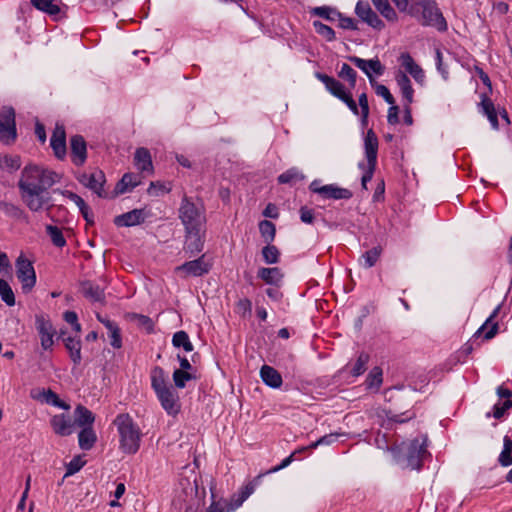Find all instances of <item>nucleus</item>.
<instances>
[{"label": "nucleus", "mask_w": 512, "mask_h": 512, "mask_svg": "<svg viewBox=\"0 0 512 512\" xmlns=\"http://www.w3.org/2000/svg\"><path fill=\"white\" fill-rule=\"evenodd\" d=\"M56 176L55 172L41 169L36 165L25 166L18 188L29 210L37 212L49 203L51 198L44 195V192L54 185Z\"/></svg>", "instance_id": "nucleus-1"}, {"label": "nucleus", "mask_w": 512, "mask_h": 512, "mask_svg": "<svg viewBox=\"0 0 512 512\" xmlns=\"http://www.w3.org/2000/svg\"><path fill=\"white\" fill-rule=\"evenodd\" d=\"M408 14L425 27H433L439 32H446L448 24L435 0H419L413 2Z\"/></svg>", "instance_id": "nucleus-2"}, {"label": "nucleus", "mask_w": 512, "mask_h": 512, "mask_svg": "<svg viewBox=\"0 0 512 512\" xmlns=\"http://www.w3.org/2000/svg\"><path fill=\"white\" fill-rule=\"evenodd\" d=\"M428 438L426 435L403 442L400 448L401 455L397 456L398 463L412 470H420L424 461L431 457L427 449Z\"/></svg>", "instance_id": "nucleus-3"}, {"label": "nucleus", "mask_w": 512, "mask_h": 512, "mask_svg": "<svg viewBox=\"0 0 512 512\" xmlns=\"http://www.w3.org/2000/svg\"><path fill=\"white\" fill-rule=\"evenodd\" d=\"M113 424L119 434V449L127 455H134L140 448L142 432L132 418H115Z\"/></svg>", "instance_id": "nucleus-4"}, {"label": "nucleus", "mask_w": 512, "mask_h": 512, "mask_svg": "<svg viewBox=\"0 0 512 512\" xmlns=\"http://www.w3.org/2000/svg\"><path fill=\"white\" fill-rule=\"evenodd\" d=\"M178 216L185 230L206 228V215L203 204L197 205L192 198L184 195L178 209Z\"/></svg>", "instance_id": "nucleus-5"}, {"label": "nucleus", "mask_w": 512, "mask_h": 512, "mask_svg": "<svg viewBox=\"0 0 512 512\" xmlns=\"http://www.w3.org/2000/svg\"><path fill=\"white\" fill-rule=\"evenodd\" d=\"M378 147V137L373 129H369L364 138V150L367 163L360 162L358 164V167L363 170V175L361 177V185L363 189H367V183L371 181L376 170Z\"/></svg>", "instance_id": "nucleus-6"}, {"label": "nucleus", "mask_w": 512, "mask_h": 512, "mask_svg": "<svg viewBox=\"0 0 512 512\" xmlns=\"http://www.w3.org/2000/svg\"><path fill=\"white\" fill-rule=\"evenodd\" d=\"M16 277L21 283L22 292L27 294L36 285L37 277L33 262L21 253L15 261Z\"/></svg>", "instance_id": "nucleus-7"}, {"label": "nucleus", "mask_w": 512, "mask_h": 512, "mask_svg": "<svg viewBox=\"0 0 512 512\" xmlns=\"http://www.w3.org/2000/svg\"><path fill=\"white\" fill-rule=\"evenodd\" d=\"M16 113L12 106H4L0 111V142L12 145L17 139Z\"/></svg>", "instance_id": "nucleus-8"}, {"label": "nucleus", "mask_w": 512, "mask_h": 512, "mask_svg": "<svg viewBox=\"0 0 512 512\" xmlns=\"http://www.w3.org/2000/svg\"><path fill=\"white\" fill-rule=\"evenodd\" d=\"M35 328L40 337L41 346L44 350L52 349L54 344L53 337L56 333L50 317L47 314L40 313L35 315Z\"/></svg>", "instance_id": "nucleus-9"}, {"label": "nucleus", "mask_w": 512, "mask_h": 512, "mask_svg": "<svg viewBox=\"0 0 512 512\" xmlns=\"http://www.w3.org/2000/svg\"><path fill=\"white\" fill-rule=\"evenodd\" d=\"M355 14L364 23L371 28L381 31L385 28V23L380 19L378 14L371 8L368 1L358 0L355 5Z\"/></svg>", "instance_id": "nucleus-10"}, {"label": "nucleus", "mask_w": 512, "mask_h": 512, "mask_svg": "<svg viewBox=\"0 0 512 512\" xmlns=\"http://www.w3.org/2000/svg\"><path fill=\"white\" fill-rule=\"evenodd\" d=\"M78 420L77 426L81 428L78 433L79 447L82 450L88 451L92 449L97 441V436L93 430V423L95 418H75Z\"/></svg>", "instance_id": "nucleus-11"}, {"label": "nucleus", "mask_w": 512, "mask_h": 512, "mask_svg": "<svg viewBox=\"0 0 512 512\" xmlns=\"http://www.w3.org/2000/svg\"><path fill=\"white\" fill-rule=\"evenodd\" d=\"M212 265L206 261L205 255L202 254L197 259L186 261L182 265L176 267V272L183 273L185 277H201L208 274Z\"/></svg>", "instance_id": "nucleus-12"}, {"label": "nucleus", "mask_w": 512, "mask_h": 512, "mask_svg": "<svg viewBox=\"0 0 512 512\" xmlns=\"http://www.w3.org/2000/svg\"><path fill=\"white\" fill-rule=\"evenodd\" d=\"M206 228H198V230H185V241L183 250L189 257H193L202 252L205 243Z\"/></svg>", "instance_id": "nucleus-13"}, {"label": "nucleus", "mask_w": 512, "mask_h": 512, "mask_svg": "<svg viewBox=\"0 0 512 512\" xmlns=\"http://www.w3.org/2000/svg\"><path fill=\"white\" fill-rule=\"evenodd\" d=\"M79 183L87 187L100 198H106L107 193L104 190V184L106 183V177L103 171L99 170L91 174L82 173L77 177Z\"/></svg>", "instance_id": "nucleus-14"}, {"label": "nucleus", "mask_w": 512, "mask_h": 512, "mask_svg": "<svg viewBox=\"0 0 512 512\" xmlns=\"http://www.w3.org/2000/svg\"><path fill=\"white\" fill-rule=\"evenodd\" d=\"M348 60L366 74L372 86H374L375 83L372 73L382 75L385 70V67L377 57L365 60L358 56H349Z\"/></svg>", "instance_id": "nucleus-15"}, {"label": "nucleus", "mask_w": 512, "mask_h": 512, "mask_svg": "<svg viewBox=\"0 0 512 512\" xmlns=\"http://www.w3.org/2000/svg\"><path fill=\"white\" fill-rule=\"evenodd\" d=\"M149 212L145 208H135L126 213L117 215L113 219L116 227H133L141 225L149 217Z\"/></svg>", "instance_id": "nucleus-16"}, {"label": "nucleus", "mask_w": 512, "mask_h": 512, "mask_svg": "<svg viewBox=\"0 0 512 512\" xmlns=\"http://www.w3.org/2000/svg\"><path fill=\"white\" fill-rule=\"evenodd\" d=\"M155 393L161 403V406L169 415H176L179 413V396L172 385H169Z\"/></svg>", "instance_id": "nucleus-17"}, {"label": "nucleus", "mask_w": 512, "mask_h": 512, "mask_svg": "<svg viewBox=\"0 0 512 512\" xmlns=\"http://www.w3.org/2000/svg\"><path fill=\"white\" fill-rule=\"evenodd\" d=\"M70 158L77 167L83 166L87 160V143L80 134L70 138Z\"/></svg>", "instance_id": "nucleus-18"}, {"label": "nucleus", "mask_w": 512, "mask_h": 512, "mask_svg": "<svg viewBox=\"0 0 512 512\" xmlns=\"http://www.w3.org/2000/svg\"><path fill=\"white\" fill-rule=\"evenodd\" d=\"M50 146L53 150L54 156L58 160H64L67 154L66 147V132L65 127L62 124H56L51 139Z\"/></svg>", "instance_id": "nucleus-19"}, {"label": "nucleus", "mask_w": 512, "mask_h": 512, "mask_svg": "<svg viewBox=\"0 0 512 512\" xmlns=\"http://www.w3.org/2000/svg\"><path fill=\"white\" fill-rule=\"evenodd\" d=\"M503 306V302L498 304L485 322L477 329V335H483V340L493 339L499 331V323L495 321V318L499 315Z\"/></svg>", "instance_id": "nucleus-20"}, {"label": "nucleus", "mask_w": 512, "mask_h": 512, "mask_svg": "<svg viewBox=\"0 0 512 512\" xmlns=\"http://www.w3.org/2000/svg\"><path fill=\"white\" fill-rule=\"evenodd\" d=\"M255 487V479H252L242 485L237 492L232 494L230 499H227V505L230 511L233 512L241 507L249 496L253 494Z\"/></svg>", "instance_id": "nucleus-21"}, {"label": "nucleus", "mask_w": 512, "mask_h": 512, "mask_svg": "<svg viewBox=\"0 0 512 512\" xmlns=\"http://www.w3.org/2000/svg\"><path fill=\"white\" fill-rule=\"evenodd\" d=\"M31 396L33 399L41 403H45L63 410L70 409V405L64 400L60 399L58 394L53 392L51 389L32 390Z\"/></svg>", "instance_id": "nucleus-22"}, {"label": "nucleus", "mask_w": 512, "mask_h": 512, "mask_svg": "<svg viewBox=\"0 0 512 512\" xmlns=\"http://www.w3.org/2000/svg\"><path fill=\"white\" fill-rule=\"evenodd\" d=\"M315 77L324 84L326 90L339 100H342L349 92L336 78L322 72H315Z\"/></svg>", "instance_id": "nucleus-23"}, {"label": "nucleus", "mask_w": 512, "mask_h": 512, "mask_svg": "<svg viewBox=\"0 0 512 512\" xmlns=\"http://www.w3.org/2000/svg\"><path fill=\"white\" fill-rule=\"evenodd\" d=\"M480 98H481V101L477 105L478 112L487 117V119L490 122V125L493 129L498 130L499 129L498 111H497L493 101L490 99V97L486 93H482Z\"/></svg>", "instance_id": "nucleus-24"}, {"label": "nucleus", "mask_w": 512, "mask_h": 512, "mask_svg": "<svg viewBox=\"0 0 512 512\" xmlns=\"http://www.w3.org/2000/svg\"><path fill=\"white\" fill-rule=\"evenodd\" d=\"M134 166L141 173L152 175L154 173V167L152 162V156L149 149L145 147H139L134 153Z\"/></svg>", "instance_id": "nucleus-25"}, {"label": "nucleus", "mask_w": 512, "mask_h": 512, "mask_svg": "<svg viewBox=\"0 0 512 512\" xmlns=\"http://www.w3.org/2000/svg\"><path fill=\"white\" fill-rule=\"evenodd\" d=\"M285 274L279 267H259L258 279L269 286H282Z\"/></svg>", "instance_id": "nucleus-26"}, {"label": "nucleus", "mask_w": 512, "mask_h": 512, "mask_svg": "<svg viewBox=\"0 0 512 512\" xmlns=\"http://www.w3.org/2000/svg\"><path fill=\"white\" fill-rule=\"evenodd\" d=\"M80 291L90 302L105 303L104 289L90 280H84L80 283Z\"/></svg>", "instance_id": "nucleus-27"}, {"label": "nucleus", "mask_w": 512, "mask_h": 512, "mask_svg": "<svg viewBox=\"0 0 512 512\" xmlns=\"http://www.w3.org/2000/svg\"><path fill=\"white\" fill-rule=\"evenodd\" d=\"M323 199H333V200H348L352 198L353 193L351 190L347 188L339 187L336 184H327L321 187V195Z\"/></svg>", "instance_id": "nucleus-28"}, {"label": "nucleus", "mask_w": 512, "mask_h": 512, "mask_svg": "<svg viewBox=\"0 0 512 512\" xmlns=\"http://www.w3.org/2000/svg\"><path fill=\"white\" fill-rule=\"evenodd\" d=\"M64 346L69 354V358L74 364V366H78L81 364L82 361V355H81V348H82V342L79 336H67L64 339Z\"/></svg>", "instance_id": "nucleus-29"}, {"label": "nucleus", "mask_w": 512, "mask_h": 512, "mask_svg": "<svg viewBox=\"0 0 512 512\" xmlns=\"http://www.w3.org/2000/svg\"><path fill=\"white\" fill-rule=\"evenodd\" d=\"M260 377L264 384L272 389H278L282 386V376L278 370L272 366L263 365L260 369Z\"/></svg>", "instance_id": "nucleus-30"}, {"label": "nucleus", "mask_w": 512, "mask_h": 512, "mask_svg": "<svg viewBox=\"0 0 512 512\" xmlns=\"http://www.w3.org/2000/svg\"><path fill=\"white\" fill-rule=\"evenodd\" d=\"M395 80L401 91L402 97L405 100V103L411 105L413 103L414 89L412 87L410 78L405 72L399 70L395 75Z\"/></svg>", "instance_id": "nucleus-31"}, {"label": "nucleus", "mask_w": 512, "mask_h": 512, "mask_svg": "<svg viewBox=\"0 0 512 512\" xmlns=\"http://www.w3.org/2000/svg\"><path fill=\"white\" fill-rule=\"evenodd\" d=\"M77 423L75 418H52L51 421L54 431L61 436L71 435L78 428Z\"/></svg>", "instance_id": "nucleus-32"}, {"label": "nucleus", "mask_w": 512, "mask_h": 512, "mask_svg": "<svg viewBox=\"0 0 512 512\" xmlns=\"http://www.w3.org/2000/svg\"><path fill=\"white\" fill-rule=\"evenodd\" d=\"M140 184V180L137 179V176L134 173L127 172L122 178L116 183L114 188L115 196L124 194L128 191H131L135 187Z\"/></svg>", "instance_id": "nucleus-33"}, {"label": "nucleus", "mask_w": 512, "mask_h": 512, "mask_svg": "<svg viewBox=\"0 0 512 512\" xmlns=\"http://www.w3.org/2000/svg\"><path fill=\"white\" fill-rule=\"evenodd\" d=\"M0 212H3L7 217L14 220L28 222L27 213L18 205L0 200Z\"/></svg>", "instance_id": "nucleus-34"}, {"label": "nucleus", "mask_w": 512, "mask_h": 512, "mask_svg": "<svg viewBox=\"0 0 512 512\" xmlns=\"http://www.w3.org/2000/svg\"><path fill=\"white\" fill-rule=\"evenodd\" d=\"M260 254L262 261L266 265L278 264L281 260V251L276 245L273 244V242H270V244H265V246L262 247Z\"/></svg>", "instance_id": "nucleus-35"}, {"label": "nucleus", "mask_w": 512, "mask_h": 512, "mask_svg": "<svg viewBox=\"0 0 512 512\" xmlns=\"http://www.w3.org/2000/svg\"><path fill=\"white\" fill-rule=\"evenodd\" d=\"M383 383V370L379 366H374L365 379V387L367 390L378 392Z\"/></svg>", "instance_id": "nucleus-36"}, {"label": "nucleus", "mask_w": 512, "mask_h": 512, "mask_svg": "<svg viewBox=\"0 0 512 512\" xmlns=\"http://www.w3.org/2000/svg\"><path fill=\"white\" fill-rule=\"evenodd\" d=\"M309 13L329 22H334L340 17V11L336 7L327 5L309 8Z\"/></svg>", "instance_id": "nucleus-37"}, {"label": "nucleus", "mask_w": 512, "mask_h": 512, "mask_svg": "<svg viewBox=\"0 0 512 512\" xmlns=\"http://www.w3.org/2000/svg\"><path fill=\"white\" fill-rule=\"evenodd\" d=\"M210 492H211V503L207 508L206 512H231L227 505V499L219 498L216 499L215 488L216 484L213 478L210 480Z\"/></svg>", "instance_id": "nucleus-38"}, {"label": "nucleus", "mask_w": 512, "mask_h": 512, "mask_svg": "<svg viewBox=\"0 0 512 512\" xmlns=\"http://www.w3.org/2000/svg\"><path fill=\"white\" fill-rule=\"evenodd\" d=\"M31 5L35 9L53 17H56L61 11L56 0H31Z\"/></svg>", "instance_id": "nucleus-39"}, {"label": "nucleus", "mask_w": 512, "mask_h": 512, "mask_svg": "<svg viewBox=\"0 0 512 512\" xmlns=\"http://www.w3.org/2000/svg\"><path fill=\"white\" fill-rule=\"evenodd\" d=\"M258 230L265 244L274 242L276 238V225L273 222L266 219L258 222Z\"/></svg>", "instance_id": "nucleus-40"}, {"label": "nucleus", "mask_w": 512, "mask_h": 512, "mask_svg": "<svg viewBox=\"0 0 512 512\" xmlns=\"http://www.w3.org/2000/svg\"><path fill=\"white\" fill-rule=\"evenodd\" d=\"M377 11L389 22L397 21V13L388 0H371Z\"/></svg>", "instance_id": "nucleus-41"}, {"label": "nucleus", "mask_w": 512, "mask_h": 512, "mask_svg": "<svg viewBox=\"0 0 512 512\" xmlns=\"http://www.w3.org/2000/svg\"><path fill=\"white\" fill-rule=\"evenodd\" d=\"M304 178L305 176L298 168L292 167L281 173L277 180L279 184L295 185L297 182L302 181Z\"/></svg>", "instance_id": "nucleus-42"}, {"label": "nucleus", "mask_w": 512, "mask_h": 512, "mask_svg": "<svg viewBox=\"0 0 512 512\" xmlns=\"http://www.w3.org/2000/svg\"><path fill=\"white\" fill-rule=\"evenodd\" d=\"M172 345L178 349L182 348L185 352H192L194 349L188 333L184 330H180L174 333L172 337Z\"/></svg>", "instance_id": "nucleus-43"}, {"label": "nucleus", "mask_w": 512, "mask_h": 512, "mask_svg": "<svg viewBox=\"0 0 512 512\" xmlns=\"http://www.w3.org/2000/svg\"><path fill=\"white\" fill-rule=\"evenodd\" d=\"M169 386L166 381L165 371L160 366H155L151 371V387L154 392H157Z\"/></svg>", "instance_id": "nucleus-44"}, {"label": "nucleus", "mask_w": 512, "mask_h": 512, "mask_svg": "<svg viewBox=\"0 0 512 512\" xmlns=\"http://www.w3.org/2000/svg\"><path fill=\"white\" fill-rule=\"evenodd\" d=\"M498 462L503 467L512 465V439L508 435L503 438V449L498 457Z\"/></svg>", "instance_id": "nucleus-45"}, {"label": "nucleus", "mask_w": 512, "mask_h": 512, "mask_svg": "<svg viewBox=\"0 0 512 512\" xmlns=\"http://www.w3.org/2000/svg\"><path fill=\"white\" fill-rule=\"evenodd\" d=\"M370 360V355L367 352H360L354 365L350 370V374L353 377L361 376L367 369V364Z\"/></svg>", "instance_id": "nucleus-46"}, {"label": "nucleus", "mask_w": 512, "mask_h": 512, "mask_svg": "<svg viewBox=\"0 0 512 512\" xmlns=\"http://www.w3.org/2000/svg\"><path fill=\"white\" fill-rule=\"evenodd\" d=\"M382 247L381 246H375L367 251H365L360 260H363V266L365 268H371L373 267L377 261L379 260L381 254H382Z\"/></svg>", "instance_id": "nucleus-47"}, {"label": "nucleus", "mask_w": 512, "mask_h": 512, "mask_svg": "<svg viewBox=\"0 0 512 512\" xmlns=\"http://www.w3.org/2000/svg\"><path fill=\"white\" fill-rule=\"evenodd\" d=\"M512 409V399L498 398L497 402L493 405L491 411H488L485 416H504L505 413Z\"/></svg>", "instance_id": "nucleus-48"}, {"label": "nucleus", "mask_w": 512, "mask_h": 512, "mask_svg": "<svg viewBox=\"0 0 512 512\" xmlns=\"http://www.w3.org/2000/svg\"><path fill=\"white\" fill-rule=\"evenodd\" d=\"M235 313L242 319H251L252 317V302L247 297L240 298L235 304Z\"/></svg>", "instance_id": "nucleus-49"}, {"label": "nucleus", "mask_w": 512, "mask_h": 512, "mask_svg": "<svg viewBox=\"0 0 512 512\" xmlns=\"http://www.w3.org/2000/svg\"><path fill=\"white\" fill-rule=\"evenodd\" d=\"M313 28L315 32L324 38L327 42H333L336 40V33L332 27L322 23L321 21H313Z\"/></svg>", "instance_id": "nucleus-50"}, {"label": "nucleus", "mask_w": 512, "mask_h": 512, "mask_svg": "<svg viewBox=\"0 0 512 512\" xmlns=\"http://www.w3.org/2000/svg\"><path fill=\"white\" fill-rule=\"evenodd\" d=\"M46 233L49 235L54 246L63 248L66 245V239L62 233V230L53 225L46 226Z\"/></svg>", "instance_id": "nucleus-51"}, {"label": "nucleus", "mask_w": 512, "mask_h": 512, "mask_svg": "<svg viewBox=\"0 0 512 512\" xmlns=\"http://www.w3.org/2000/svg\"><path fill=\"white\" fill-rule=\"evenodd\" d=\"M338 77L346 80L351 89L355 88L357 82V72L347 63H343L340 71L338 72Z\"/></svg>", "instance_id": "nucleus-52"}, {"label": "nucleus", "mask_w": 512, "mask_h": 512, "mask_svg": "<svg viewBox=\"0 0 512 512\" xmlns=\"http://www.w3.org/2000/svg\"><path fill=\"white\" fill-rule=\"evenodd\" d=\"M0 296H1L2 301L6 305H8L10 307L15 305L14 292H13L11 286L9 285V283L4 279H0Z\"/></svg>", "instance_id": "nucleus-53"}, {"label": "nucleus", "mask_w": 512, "mask_h": 512, "mask_svg": "<svg viewBox=\"0 0 512 512\" xmlns=\"http://www.w3.org/2000/svg\"><path fill=\"white\" fill-rule=\"evenodd\" d=\"M172 378H173L175 387L178 389H183L186 387V383L190 380H195L196 376L187 371L174 370Z\"/></svg>", "instance_id": "nucleus-54"}, {"label": "nucleus", "mask_w": 512, "mask_h": 512, "mask_svg": "<svg viewBox=\"0 0 512 512\" xmlns=\"http://www.w3.org/2000/svg\"><path fill=\"white\" fill-rule=\"evenodd\" d=\"M131 319L136 320L138 326L143 328L147 334L154 333L155 324L154 321L149 316L138 313H132Z\"/></svg>", "instance_id": "nucleus-55"}, {"label": "nucleus", "mask_w": 512, "mask_h": 512, "mask_svg": "<svg viewBox=\"0 0 512 512\" xmlns=\"http://www.w3.org/2000/svg\"><path fill=\"white\" fill-rule=\"evenodd\" d=\"M86 464V461L83 460L81 456H75L72 460L66 465V473L64 478L72 476L79 472L83 466Z\"/></svg>", "instance_id": "nucleus-56"}, {"label": "nucleus", "mask_w": 512, "mask_h": 512, "mask_svg": "<svg viewBox=\"0 0 512 512\" xmlns=\"http://www.w3.org/2000/svg\"><path fill=\"white\" fill-rule=\"evenodd\" d=\"M107 330L109 333L108 336L110 338V345L115 349H120L122 347V335L118 324L115 323L110 329Z\"/></svg>", "instance_id": "nucleus-57"}, {"label": "nucleus", "mask_w": 512, "mask_h": 512, "mask_svg": "<svg viewBox=\"0 0 512 512\" xmlns=\"http://www.w3.org/2000/svg\"><path fill=\"white\" fill-rule=\"evenodd\" d=\"M337 20L338 26L341 29L352 31L359 30L357 21L352 17L345 16L342 12H340V17H338Z\"/></svg>", "instance_id": "nucleus-58"}, {"label": "nucleus", "mask_w": 512, "mask_h": 512, "mask_svg": "<svg viewBox=\"0 0 512 512\" xmlns=\"http://www.w3.org/2000/svg\"><path fill=\"white\" fill-rule=\"evenodd\" d=\"M398 61L401 65V67L405 69L406 74L407 73L410 74V72H412V70L417 65V63L415 62V60L413 59V57L411 56V54L409 52L401 53L398 58Z\"/></svg>", "instance_id": "nucleus-59"}, {"label": "nucleus", "mask_w": 512, "mask_h": 512, "mask_svg": "<svg viewBox=\"0 0 512 512\" xmlns=\"http://www.w3.org/2000/svg\"><path fill=\"white\" fill-rule=\"evenodd\" d=\"M435 63H436V69L442 76V78L446 81L449 78V71L448 67L444 65L443 63V57L442 52L440 49H436L435 51Z\"/></svg>", "instance_id": "nucleus-60"}, {"label": "nucleus", "mask_w": 512, "mask_h": 512, "mask_svg": "<svg viewBox=\"0 0 512 512\" xmlns=\"http://www.w3.org/2000/svg\"><path fill=\"white\" fill-rule=\"evenodd\" d=\"M375 92L378 96H381L386 103L388 104H394L395 99L393 95L391 94L390 90L383 84L374 83Z\"/></svg>", "instance_id": "nucleus-61"}, {"label": "nucleus", "mask_w": 512, "mask_h": 512, "mask_svg": "<svg viewBox=\"0 0 512 512\" xmlns=\"http://www.w3.org/2000/svg\"><path fill=\"white\" fill-rule=\"evenodd\" d=\"M300 220L306 224H313L315 216L314 210L307 206H302L299 210Z\"/></svg>", "instance_id": "nucleus-62"}, {"label": "nucleus", "mask_w": 512, "mask_h": 512, "mask_svg": "<svg viewBox=\"0 0 512 512\" xmlns=\"http://www.w3.org/2000/svg\"><path fill=\"white\" fill-rule=\"evenodd\" d=\"M387 122L390 125H396L399 123V107L394 104H389Z\"/></svg>", "instance_id": "nucleus-63"}, {"label": "nucleus", "mask_w": 512, "mask_h": 512, "mask_svg": "<svg viewBox=\"0 0 512 512\" xmlns=\"http://www.w3.org/2000/svg\"><path fill=\"white\" fill-rule=\"evenodd\" d=\"M280 288L281 286H269L265 289V293L272 301L279 302L283 297Z\"/></svg>", "instance_id": "nucleus-64"}]
</instances>
